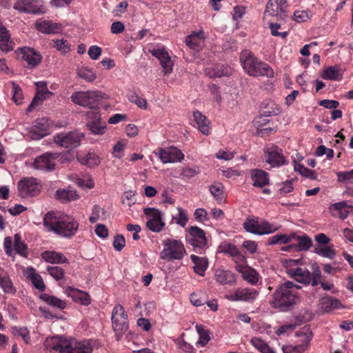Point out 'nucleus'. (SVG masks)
Here are the masks:
<instances>
[{
  "instance_id": "obj_26",
  "label": "nucleus",
  "mask_w": 353,
  "mask_h": 353,
  "mask_svg": "<svg viewBox=\"0 0 353 353\" xmlns=\"http://www.w3.org/2000/svg\"><path fill=\"white\" fill-rule=\"evenodd\" d=\"M250 175L253 181V185L255 187L263 188L269 183L268 174L263 170H251Z\"/></svg>"
},
{
  "instance_id": "obj_49",
  "label": "nucleus",
  "mask_w": 353,
  "mask_h": 353,
  "mask_svg": "<svg viewBox=\"0 0 353 353\" xmlns=\"http://www.w3.org/2000/svg\"><path fill=\"white\" fill-rule=\"evenodd\" d=\"M12 99L17 105H20L23 101V92L20 86L15 82L11 83Z\"/></svg>"
},
{
  "instance_id": "obj_60",
  "label": "nucleus",
  "mask_w": 353,
  "mask_h": 353,
  "mask_svg": "<svg viewBox=\"0 0 353 353\" xmlns=\"http://www.w3.org/2000/svg\"><path fill=\"white\" fill-rule=\"evenodd\" d=\"M121 200L122 203L128 207H131L137 201L135 194L132 191L125 192L122 196Z\"/></svg>"
},
{
  "instance_id": "obj_17",
  "label": "nucleus",
  "mask_w": 353,
  "mask_h": 353,
  "mask_svg": "<svg viewBox=\"0 0 353 353\" xmlns=\"http://www.w3.org/2000/svg\"><path fill=\"white\" fill-rule=\"evenodd\" d=\"M150 52L152 56L155 57L159 60L160 63L163 68L164 75H167L172 72L173 62L165 48L163 47L161 48H154L150 50Z\"/></svg>"
},
{
  "instance_id": "obj_62",
  "label": "nucleus",
  "mask_w": 353,
  "mask_h": 353,
  "mask_svg": "<svg viewBox=\"0 0 353 353\" xmlns=\"http://www.w3.org/2000/svg\"><path fill=\"white\" fill-rule=\"evenodd\" d=\"M276 228H273L271 224L267 221H263L261 223H259V235H263L265 234L272 233L276 231Z\"/></svg>"
},
{
  "instance_id": "obj_47",
  "label": "nucleus",
  "mask_w": 353,
  "mask_h": 353,
  "mask_svg": "<svg viewBox=\"0 0 353 353\" xmlns=\"http://www.w3.org/2000/svg\"><path fill=\"white\" fill-rule=\"evenodd\" d=\"M243 228L248 232L259 234V221L257 219H249L243 223Z\"/></svg>"
},
{
  "instance_id": "obj_21",
  "label": "nucleus",
  "mask_w": 353,
  "mask_h": 353,
  "mask_svg": "<svg viewBox=\"0 0 353 353\" xmlns=\"http://www.w3.org/2000/svg\"><path fill=\"white\" fill-rule=\"evenodd\" d=\"M330 211L332 216L341 219H346L349 214H353V206L347 205L346 201H340L331 205Z\"/></svg>"
},
{
  "instance_id": "obj_58",
  "label": "nucleus",
  "mask_w": 353,
  "mask_h": 353,
  "mask_svg": "<svg viewBox=\"0 0 353 353\" xmlns=\"http://www.w3.org/2000/svg\"><path fill=\"white\" fill-rule=\"evenodd\" d=\"M85 161L89 167L97 166L101 162L99 157L94 152H88L85 157Z\"/></svg>"
},
{
  "instance_id": "obj_54",
  "label": "nucleus",
  "mask_w": 353,
  "mask_h": 353,
  "mask_svg": "<svg viewBox=\"0 0 353 353\" xmlns=\"http://www.w3.org/2000/svg\"><path fill=\"white\" fill-rule=\"evenodd\" d=\"M128 99L137 104L139 108L143 109L147 108L148 103L145 99L140 98L134 92H131L128 95Z\"/></svg>"
},
{
  "instance_id": "obj_30",
  "label": "nucleus",
  "mask_w": 353,
  "mask_h": 353,
  "mask_svg": "<svg viewBox=\"0 0 353 353\" xmlns=\"http://www.w3.org/2000/svg\"><path fill=\"white\" fill-rule=\"evenodd\" d=\"M193 117L199 131L205 135H208L210 134V121L208 118L198 110L193 112Z\"/></svg>"
},
{
  "instance_id": "obj_45",
  "label": "nucleus",
  "mask_w": 353,
  "mask_h": 353,
  "mask_svg": "<svg viewBox=\"0 0 353 353\" xmlns=\"http://www.w3.org/2000/svg\"><path fill=\"white\" fill-rule=\"evenodd\" d=\"M196 329L199 335V339L196 342V345L205 346L210 341L209 332L201 325H197Z\"/></svg>"
},
{
  "instance_id": "obj_52",
  "label": "nucleus",
  "mask_w": 353,
  "mask_h": 353,
  "mask_svg": "<svg viewBox=\"0 0 353 353\" xmlns=\"http://www.w3.org/2000/svg\"><path fill=\"white\" fill-rule=\"evenodd\" d=\"M253 122L254 127L256 128L257 134H259L260 133H263L264 132L272 131V129L270 128H262V127L268 122V120L265 119L264 116L261 115L256 118Z\"/></svg>"
},
{
  "instance_id": "obj_12",
  "label": "nucleus",
  "mask_w": 353,
  "mask_h": 353,
  "mask_svg": "<svg viewBox=\"0 0 353 353\" xmlns=\"http://www.w3.org/2000/svg\"><path fill=\"white\" fill-rule=\"evenodd\" d=\"M13 8L20 12L30 14H43L45 12L43 0H18Z\"/></svg>"
},
{
  "instance_id": "obj_9",
  "label": "nucleus",
  "mask_w": 353,
  "mask_h": 353,
  "mask_svg": "<svg viewBox=\"0 0 353 353\" xmlns=\"http://www.w3.org/2000/svg\"><path fill=\"white\" fill-rule=\"evenodd\" d=\"M167 248H164L161 253V258L164 260H180L185 253V250L182 243L177 240L168 239L165 244Z\"/></svg>"
},
{
  "instance_id": "obj_7",
  "label": "nucleus",
  "mask_w": 353,
  "mask_h": 353,
  "mask_svg": "<svg viewBox=\"0 0 353 353\" xmlns=\"http://www.w3.org/2000/svg\"><path fill=\"white\" fill-rule=\"evenodd\" d=\"M41 185L33 177L22 178L17 184L18 195L23 199L37 196L41 192Z\"/></svg>"
},
{
  "instance_id": "obj_5",
  "label": "nucleus",
  "mask_w": 353,
  "mask_h": 353,
  "mask_svg": "<svg viewBox=\"0 0 353 353\" xmlns=\"http://www.w3.org/2000/svg\"><path fill=\"white\" fill-rule=\"evenodd\" d=\"M102 98V93L99 91L76 92L71 96L74 103L91 109L95 108Z\"/></svg>"
},
{
  "instance_id": "obj_20",
  "label": "nucleus",
  "mask_w": 353,
  "mask_h": 353,
  "mask_svg": "<svg viewBox=\"0 0 353 353\" xmlns=\"http://www.w3.org/2000/svg\"><path fill=\"white\" fill-rule=\"evenodd\" d=\"M56 158V154L51 153H46L43 154L34 160V167L40 170L47 172L52 171L54 169L55 163L54 162Z\"/></svg>"
},
{
  "instance_id": "obj_32",
  "label": "nucleus",
  "mask_w": 353,
  "mask_h": 353,
  "mask_svg": "<svg viewBox=\"0 0 353 353\" xmlns=\"http://www.w3.org/2000/svg\"><path fill=\"white\" fill-rule=\"evenodd\" d=\"M41 257L50 263L59 264L68 262L67 258L62 253L54 251H46L41 254Z\"/></svg>"
},
{
  "instance_id": "obj_15",
  "label": "nucleus",
  "mask_w": 353,
  "mask_h": 353,
  "mask_svg": "<svg viewBox=\"0 0 353 353\" xmlns=\"http://www.w3.org/2000/svg\"><path fill=\"white\" fill-rule=\"evenodd\" d=\"M259 292L254 288H238L232 293L225 295V299L230 301H254Z\"/></svg>"
},
{
  "instance_id": "obj_44",
  "label": "nucleus",
  "mask_w": 353,
  "mask_h": 353,
  "mask_svg": "<svg viewBox=\"0 0 353 353\" xmlns=\"http://www.w3.org/2000/svg\"><path fill=\"white\" fill-rule=\"evenodd\" d=\"M252 345L261 353H275L262 339L254 337L250 341Z\"/></svg>"
},
{
  "instance_id": "obj_1",
  "label": "nucleus",
  "mask_w": 353,
  "mask_h": 353,
  "mask_svg": "<svg viewBox=\"0 0 353 353\" xmlns=\"http://www.w3.org/2000/svg\"><path fill=\"white\" fill-rule=\"evenodd\" d=\"M43 345L50 353H91L93 350L88 340L68 339L63 336L48 337Z\"/></svg>"
},
{
  "instance_id": "obj_3",
  "label": "nucleus",
  "mask_w": 353,
  "mask_h": 353,
  "mask_svg": "<svg viewBox=\"0 0 353 353\" xmlns=\"http://www.w3.org/2000/svg\"><path fill=\"white\" fill-rule=\"evenodd\" d=\"M43 225L61 237L70 238L76 234L79 223L72 217L57 219L52 213L48 212L43 218Z\"/></svg>"
},
{
  "instance_id": "obj_11",
  "label": "nucleus",
  "mask_w": 353,
  "mask_h": 353,
  "mask_svg": "<svg viewBox=\"0 0 353 353\" xmlns=\"http://www.w3.org/2000/svg\"><path fill=\"white\" fill-rule=\"evenodd\" d=\"M83 135L77 132L57 134L54 137V141L65 148L72 149L78 147Z\"/></svg>"
},
{
  "instance_id": "obj_8",
  "label": "nucleus",
  "mask_w": 353,
  "mask_h": 353,
  "mask_svg": "<svg viewBox=\"0 0 353 353\" xmlns=\"http://www.w3.org/2000/svg\"><path fill=\"white\" fill-rule=\"evenodd\" d=\"M288 5L285 0H269L264 11V17H276L278 20L285 21L288 17Z\"/></svg>"
},
{
  "instance_id": "obj_18",
  "label": "nucleus",
  "mask_w": 353,
  "mask_h": 353,
  "mask_svg": "<svg viewBox=\"0 0 353 353\" xmlns=\"http://www.w3.org/2000/svg\"><path fill=\"white\" fill-rule=\"evenodd\" d=\"M17 53L18 57L23 61H26L30 68H34L41 61V54L30 48H22Z\"/></svg>"
},
{
  "instance_id": "obj_4",
  "label": "nucleus",
  "mask_w": 353,
  "mask_h": 353,
  "mask_svg": "<svg viewBox=\"0 0 353 353\" xmlns=\"http://www.w3.org/2000/svg\"><path fill=\"white\" fill-rule=\"evenodd\" d=\"M244 68L252 76H266L272 77L274 75L272 69L266 63L260 61L252 54H249L245 59Z\"/></svg>"
},
{
  "instance_id": "obj_14",
  "label": "nucleus",
  "mask_w": 353,
  "mask_h": 353,
  "mask_svg": "<svg viewBox=\"0 0 353 353\" xmlns=\"http://www.w3.org/2000/svg\"><path fill=\"white\" fill-rule=\"evenodd\" d=\"M155 155L158 156L163 163H173L181 162L184 155L179 148L171 146L166 148H159L154 152Z\"/></svg>"
},
{
  "instance_id": "obj_43",
  "label": "nucleus",
  "mask_w": 353,
  "mask_h": 353,
  "mask_svg": "<svg viewBox=\"0 0 353 353\" xmlns=\"http://www.w3.org/2000/svg\"><path fill=\"white\" fill-rule=\"evenodd\" d=\"M106 216V212L104 209L100 208L99 205H94L89 221L90 223H94L99 220H105Z\"/></svg>"
},
{
  "instance_id": "obj_23",
  "label": "nucleus",
  "mask_w": 353,
  "mask_h": 353,
  "mask_svg": "<svg viewBox=\"0 0 353 353\" xmlns=\"http://www.w3.org/2000/svg\"><path fill=\"white\" fill-rule=\"evenodd\" d=\"M343 307L341 301L339 299L332 296H325L320 300L319 308L323 312H330L333 310Z\"/></svg>"
},
{
  "instance_id": "obj_13",
  "label": "nucleus",
  "mask_w": 353,
  "mask_h": 353,
  "mask_svg": "<svg viewBox=\"0 0 353 353\" xmlns=\"http://www.w3.org/2000/svg\"><path fill=\"white\" fill-rule=\"evenodd\" d=\"M143 212L148 217L147 228L154 232H160L165 226L161 211L153 208H146Z\"/></svg>"
},
{
  "instance_id": "obj_64",
  "label": "nucleus",
  "mask_w": 353,
  "mask_h": 353,
  "mask_svg": "<svg viewBox=\"0 0 353 353\" xmlns=\"http://www.w3.org/2000/svg\"><path fill=\"white\" fill-rule=\"evenodd\" d=\"M194 219L199 222H204L209 220L207 211L203 208H198L194 212Z\"/></svg>"
},
{
  "instance_id": "obj_50",
  "label": "nucleus",
  "mask_w": 353,
  "mask_h": 353,
  "mask_svg": "<svg viewBox=\"0 0 353 353\" xmlns=\"http://www.w3.org/2000/svg\"><path fill=\"white\" fill-rule=\"evenodd\" d=\"M294 170L302 176L310 179H316V174L314 170H310L302 164L297 163L294 165Z\"/></svg>"
},
{
  "instance_id": "obj_16",
  "label": "nucleus",
  "mask_w": 353,
  "mask_h": 353,
  "mask_svg": "<svg viewBox=\"0 0 353 353\" xmlns=\"http://www.w3.org/2000/svg\"><path fill=\"white\" fill-rule=\"evenodd\" d=\"M265 161L271 167H279L285 163L283 150L276 145H272L265 150Z\"/></svg>"
},
{
  "instance_id": "obj_24",
  "label": "nucleus",
  "mask_w": 353,
  "mask_h": 353,
  "mask_svg": "<svg viewBox=\"0 0 353 353\" xmlns=\"http://www.w3.org/2000/svg\"><path fill=\"white\" fill-rule=\"evenodd\" d=\"M235 269L241 274L243 279L251 285H254L258 282V274L254 269L241 264L237 265Z\"/></svg>"
},
{
  "instance_id": "obj_38",
  "label": "nucleus",
  "mask_w": 353,
  "mask_h": 353,
  "mask_svg": "<svg viewBox=\"0 0 353 353\" xmlns=\"http://www.w3.org/2000/svg\"><path fill=\"white\" fill-rule=\"evenodd\" d=\"M322 78L328 80H340L342 74L340 73V68L338 65L327 67L323 70Z\"/></svg>"
},
{
  "instance_id": "obj_41",
  "label": "nucleus",
  "mask_w": 353,
  "mask_h": 353,
  "mask_svg": "<svg viewBox=\"0 0 353 353\" xmlns=\"http://www.w3.org/2000/svg\"><path fill=\"white\" fill-rule=\"evenodd\" d=\"M48 119L43 118L41 120L37 121L35 128H38L41 130V132H37L36 130H33L32 131V137L34 139H41L44 137L46 134Z\"/></svg>"
},
{
  "instance_id": "obj_63",
  "label": "nucleus",
  "mask_w": 353,
  "mask_h": 353,
  "mask_svg": "<svg viewBox=\"0 0 353 353\" xmlns=\"http://www.w3.org/2000/svg\"><path fill=\"white\" fill-rule=\"evenodd\" d=\"M310 19V14L305 10H297L294 13V19L298 23L307 21Z\"/></svg>"
},
{
  "instance_id": "obj_6",
  "label": "nucleus",
  "mask_w": 353,
  "mask_h": 353,
  "mask_svg": "<svg viewBox=\"0 0 353 353\" xmlns=\"http://www.w3.org/2000/svg\"><path fill=\"white\" fill-rule=\"evenodd\" d=\"M112 328L117 335L123 334L128 330V317L124 307L117 304L114 306L112 312Z\"/></svg>"
},
{
  "instance_id": "obj_53",
  "label": "nucleus",
  "mask_w": 353,
  "mask_h": 353,
  "mask_svg": "<svg viewBox=\"0 0 353 353\" xmlns=\"http://www.w3.org/2000/svg\"><path fill=\"white\" fill-rule=\"evenodd\" d=\"M184 336V333H183L180 337L177 338L175 340V343L177 347L181 349L182 351L186 353H192L194 352V348L192 345L185 341L183 339Z\"/></svg>"
},
{
  "instance_id": "obj_31",
  "label": "nucleus",
  "mask_w": 353,
  "mask_h": 353,
  "mask_svg": "<svg viewBox=\"0 0 353 353\" xmlns=\"http://www.w3.org/2000/svg\"><path fill=\"white\" fill-rule=\"evenodd\" d=\"M261 114L265 117L277 115L281 112L279 107L272 101H265L261 104Z\"/></svg>"
},
{
  "instance_id": "obj_35",
  "label": "nucleus",
  "mask_w": 353,
  "mask_h": 353,
  "mask_svg": "<svg viewBox=\"0 0 353 353\" xmlns=\"http://www.w3.org/2000/svg\"><path fill=\"white\" fill-rule=\"evenodd\" d=\"M190 258L194 263V270L195 273L200 276H204V273L208 265V261L205 257H200L192 254Z\"/></svg>"
},
{
  "instance_id": "obj_61",
  "label": "nucleus",
  "mask_w": 353,
  "mask_h": 353,
  "mask_svg": "<svg viewBox=\"0 0 353 353\" xmlns=\"http://www.w3.org/2000/svg\"><path fill=\"white\" fill-rule=\"evenodd\" d=\"M283 353H302L305 350V345L299 344L297 345H284L282 347Z\"/></svg>"
},
{
  "instance_id": "obj_39",
  "label": "nucleus",
  "mask_w": 353,
  "mask_h": 353,
  "mask_svg": "<svg viewBox=\"0 0 353 353\" xmlns=\"http://www.w3.org/2000/svg\"><path fill=\"white\" fill-rule=\"evenodd\" d=\"M210 192L219 203H221L224 201V186L222 183L219 182L214 183L210 186Z\"/></svg>"
},
{
  "instance_id": "obj_55",
  "label": "nucleus",
  "mask_w": 353,
  "mask_h": 353,
  "mask_svg": "<svg viewBox=\"0 0 353 353\" xmlns=\"http://www.w3.org/2000/svg\"><path fill=\"white\" fill-rule=\"evenodd\" d=\"M292 241V234H276L269 239V244L288 243Z\"/></svg>"
},
{
  "instance_id": "obj_37",
  "label": "nucleus",
  "mask_w": 353,
  "mask_h": 353,
  "mask_svg": "<svg viewBox=\"0 0 353 353\" xmlns=\"http://www.w3.org/2000/svg\"><path fill=\"white\" fill-rule=\"evenodd\" d=\"M28 277L31 280L34 286L40 291H44L46 285L41 276L35 272L33 268H28Z\"/></svg>"
},
{
  "instance_id": "obj_48",
  "label": "nucleus",
  "mask_w": 353,
  "mask_h": 353,
  "mask_svg": "<svg viewBox=\"0 0 353 353\" xmlns=\"http://www.w3.org/2000/svg\"><path fill=\"white\" fill-rule=\"evenodd\" d=\"M296 336L300 339V344L305 345L306 349L308 343L312 339V332L310 329L304 327L301 331L296 332Z\"/></svg>"
},
{
  "instance_id": "obj_25",
  "label": "nucleus",
  "mask_w": 353,
  "mask_h": 353,
  "mask_svg": "<svg viewBox=\"0 0 353 353\" xmlns=\"http://www.w3.org/2000/svg\"><path fill=\"white\" fill-rule=\"evenodd\" d=\"M0 288L6 294H14L17 291L8 273L1 268H0Z\"/></svg>"
},
{
  "instance_id": "obj_46",
  "label": "nucleus",
  "mask_w": 353,
  "mask_h": 353,
  "mask_svg": "<svg viewBox=\"0 0 353 353\" xmlns=\"http://www.w3.org/2000/svg\"><path fill=\"white\" fill-rule=\"evenodd\" d=\"M77 75L88 82H92L97 76L94 71L88 68H80L77 70Z\"/></svg>"
},
{
  "instance_id": "obj_56",
  "label": "nucleus",
  "mask_w": 353,
  "mask_h": 353,
  "mask_svg": "<svg viewBox=\"0 0 353 353\" xmlns=\"http://www.w3.org/2000/svg\"><path fill=\"white\" fill-rule=\"evenodd\" d=\"M199 34V33H194L191 35H188L185 38L186 45L192 49H196L201 43Z\"/></svg>"
},
{
  "instance_id": "obj_36",
  "label": "nucleus",
  "mask_w": 353,
  "mask_h": 353,
  "mask_svg": "<svg viewBox=\"0 0 353 353\" xmlns=\"http://www.w3.org/2000/svg\"><path fill=\"white\" fill-rule=\"evenodd\" d=\"M39 297L42 301L52 307H57L61 310H63L66 307V303L65 301L54 296L49 295L48 294H41Z\"/></svg>"
},
{
  "instance_id": "obj_34",
  "label": "nucleus",
  "mask_w": 353,
  "mask_h": 353,
  "mask_svg": "<svg viewBox=\"0 0 353 353\" xmlns=\"http://www.w3.org/2000/svg\"><path fill=\"white\" fill-rule=\"evenodd\" d=\"M55 197L62 203H68L77 200L79 196L74 190L62 189L57 190Z\"/></svg>"
},
{
  "instance_id": "obj_2",
  "label": "nucleus",
  "mask_w": 353,
  "mask_h": 353,
  "mask_svg": "<svg viewBox=\"0 0 353 353\" xmlns=\"http://www.w3.org/2000/svg\"><path fill=\"white\" fill-rule=\"evenodd\" d=\"M299 289H301V286L296 285L292 281L284 282L276 289L272 294V299L270 301V304L272 307L282 312L290 310L300 302L298 293Z\"/></svg>"
},
{
  "instance_id": "obj_57",
  "label": "nucleus",
  "mask_w": 353,
  "mask_h": 353,
  "mask_svg": "<svg viewBox=\"0 0 353 353\" xmlns=\"http://www.w3.org/2000/svg\"><path fill=\"white\" fill-rule=\"evenodd\" d=\"M47 271L48 272L49 274L57 281L61 279L65 274L64 270L59 266L48 267Z\"/></svg>"
},
{
  "instance_id": "obj_29",
  "label": "nucleus",
  "mask_w": 353,
  "mask_h": 353,
  "mask_svg": "<svg viewBox=\"0 0 353 353\" xmlns=\"http://www.w3.org/2000/svg\"><path fill=\"white\" fill-rule=\"evenodd\" d=\"M0 49L5 52L13 50L12 41L10 39L9 31L5 26L0 23Z\"/></svg>"
},
{
  "instance_id": "obj_33",
  "label": "nucleus",
  "mask_w": 353,
  "mask_h": 353,
  "mask_svg": "<svg viewBox=\"0 0 353 353\" xmlns=\"http://www.w3.org/2000/svg\"><path fill=\"white\" fill-rule=\"evenodd\" d=\"M294 240L296 243V251H306L310 248L312 245L311 239L306 234L303 236H297L295 234H292V241Z\"/></svg>"
},
{
  "instance_id": "obj_59",
  "label": "nucleus",
  "mask_w": 353,
  "mask_h": 353,
  "mask_svg": "<svg viewBox=\"0 0 353 353\" xmlns=\"http://www.w3.org/2000/svg\"><path fill=\"white\" fill-rule=\"evenodd\" d=\"M270 28L271 34L274 37H280L282 39H285L288 35V32L285 30L279 32V30L281 29V24L279 23H270Z\"/></svg>"
},
{
  "instance_id": "obj_28",
  "label": "nucleus",
  "mask_w": 353,
  "mask_h": 353,
  "mask_svg": "<svg viewBox=\"0 0 353 353\" xmlns=\"http://www.w3.org/2000/svg\"><path fill=\"white\" fill-rule=\"evenodd\" d=\"M94 114V120L87 123V127L94 134H103L106 130V123L98 115V112H92Z\"/></svg>"
},
{
  "instance_id": "obj_10",
  "label": "nucleus",
  "mask_w": 353,
  "mask_h": 353,
  "mask_svg": "<svg viewBox=\"0 0 353 353\" xmlns=\"http://www.w3.org/2000/svg\"><path fill=\"white\" fill-rule=\"evenodd\" d=\"M186 239L192 245L196 252L201 253V251L207 246L208 239L205 232L197 226H191L188 229V234Z\"/></svg>"
},
{
  "instance_id": "obj_51",
  "label": "nucleus",
  "mask_w": 353,
  "mask_h": 353,
  "mask_svg": "<svg viewBox=\"0 0 353 353\" xmlns=\"http://www.w3.org/2000/svg\"><path fill=\"white\" fill-rule=\"evenodd\" d=\"M314 253L328 259H333L336 254L335 252L329 247L316 246L314 250Z\"/></svg>"
},
{
  "instance_id": "obj_42",
  "label": "nucleus",
  "mask_w": 353,
  "mask_h": 353,
  "mask_svg": "<svg viewBox=\"0 0 353 353\" xmlns=\"http://www.w3.org/2000/svg\"><path fill=\"white\" fill-rule=\"evenodd\" d=\"M14 247L17 253L23 257L28 256L27 245L21 240V236L19 234L14 235Z\"/></svg>"
},
{
  "instance_id": "obj_40",
  "label": "nucleus",
  "mask_w": 353,
  "mask_h": 353,
  "mask_svg": "<svg viewBox=\"0 0 353 353\" xmlns=\"http://www.w3.org/2000/svg\"><path fill=\"white\" fill-rule=\"evenodd\" d=\"M66 290L67 292L74 291V294L72 295L74 301H80L81 303L84 305H88L90 303V296L86 292L80 290H74V289L71 287H68Z\"/></svg>"
},
{
  "instance_id": "obj_27",
  "label": "nucleus",
  "mask_w": 353,
  "mask_h": 353,
  "mask_svg": "<svg viewBox=\"0 0 353 353\" xmlns=\"http://www.w3.org/2000/svg\"><path fill=\"white\" fill-rule=\"evenodd\" d=\"M214 279L221 285L234 284L236 283L235 275L232 272L223 269L215 270Z\"/></svg>"
},
{
  "instance_id": "obj_22",
  "label": "nucleus",
  "mask_w": 353,
  "mask_h": 353,
  "mask_svg": "<svg viewBox=\"0 0 353 353\" xmlns=\"http://www.w3.org/2000/svg\"><path fill=\"white\" fill-rule=\"evenodd\" d=\"M288 274L296 281L303 284H309L311 282V274L308 270L303 268L290 269Z\"/></svg>"
},
{
  "instance_id": "obj_19",
  "label": "nucleus",
  "mask_w": 353,
  "mask_h": 353,
  "mask_svg": "<svg viewBox=\"0 0 353 353\" xmlns=\"http://www.w3.org/2000/svg\"><path fill=\"white\" fill-rule=\"evenodd\" d=\"M35 85L37 92L28 107L27 112L32 111L36 106L40 105L46 99L48 95L52 94V92L47 89L45 82H37Z\"/></svg>"
}]
</instances>
